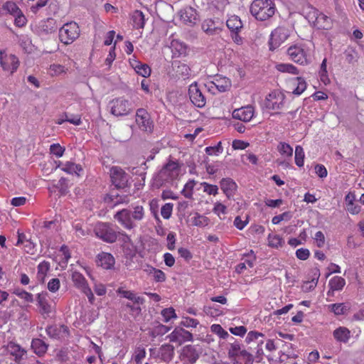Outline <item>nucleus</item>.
I'll list each match as a JSON object with an SVG mask.
<instances>
[{"label": "nucleus", "instance_id": "13d9d810", "mask_svg": "<svg viewBox=\"0 0 364 364\" xmlns=\"http://www.w3.org/2000/svg\"><path fill=\"white\" fill-rule=\"evenodd\" d=\"M198 323L199 322L197 319L183 316V320L180 323V326L186 328H196L198 325Z\"/></svg>", "mask_w": 364, "mask_h": 364}, {"label": "nucleus", "instance_id": "8fccbe9b", "mask_svg": "<svg viewBox=\"0 0 364 364\" xmlns=\"http://www.w3.org/2000/svg\"><path fill=\"white\" fill-rule=\"evenodd\" d=\"M161 316L164 318V321L167 323L172 318H176L177 315L175 309L173 307L166 308L161 311Z\"/></svg>", "mask_w": 364, "mask_h": 364}, {"label": "nucleus", "instance_id": "a19ab883", "mask_svg": "<svg viewBox=\"0 0 364 364\" xmlns=\"http://www.w3.org/2000/svg\"><path fill=\"white\" fill-rule=\"evenodd\" d=\"M242 351L240 344L238 342H234L230 344V348L228 349V356L230 358L235 360Z\"/></svg>", "mask_w": 364, "mask_h": 364}, {"label": "nucleus", "instance_id": "6e6d98bb", "mask_svg": "<svg viewBox=\"0 0 364 364\" xmlns=\"http://www.w3.org/2000/svg\"><path fill=\"white\" fill-rule=\"evenodd\" d=\"M312 274L313 278L310 282H306V284H310L309 287H306V290H312L316 287L320 276V271L318 268H314L312 269Z\"/></svg>", "mask_w": 364, "mask_h": 364}, {"label": "nucleus", "instance_id": "864d4df0", "mask_svg": "<svg viewBox=\"0 0 364 364\" xmlns=\"http://www.w3.org/2000/svg\"><path fill=\"white\" fill-rule=\"evenodd\" d=\"M329 308L336 315H343L348 311L347 306L344 304H331Z\"/></svg>", "mask_w": 364, "mask_h": 364}, {"label": "nucleus", "instance_id": "f704fd0d", "mask_svg": "<svg viewBox=\"0 0 364 364\" xmlns=\"http://www.w3.org/2000/svg\"><path fill=\"white\" fill-rule=\"evenodd\" d=\"M316 25L320 28L329 29L331 27V19L323 14H320L316 18Z\"/></svg>", "mask_w": 364, "mask_h": 364}, {"label": "nucleus", "instance_id": "3c124183", "mask_svg": "<svg viewBox=\"0 0 364 364\" xmlns=\"http://www.w3.org/2000/svg\"><path fill=\"white\" fill-rule=\"evenodd\" d=\"M269 245L272 247L278 248L281 247L283 243L282 238L278 235H269L268 236Z\"/></svg>", "mask_w": 364, "mask_h": 364}, {"label": "nucleus", "instance_id": "a211bd4d", "mask_svg": "<svg viewBox=\"0 0 364 364\" xmlns=\"http://www.w3.org/2000/svg\"><path fill=\"white\" fill-rule=\"evenodd\" d=\"M180 20L185 24L193 26L198 20V14L196 10L188 6L181 9L179 12Z\"/></svg>", "mask_w": 364, "mask_h": 364}, {"label": "nucleus", "instance_id": "412c9836", "mask_svg": "<svg viewBox=\"0 0 364 364\" xmlns=\"http://www.w3.org/2000/svg\"><path fill=\"white\" fill-rule=\"evenodd\" d=\"M96 262L105 269H111L114 267L115 259L112 254L102 252L97 255Z\"/></svg>", "mask_w": 364, "mask_h": 364}, {"label": "nucleus", "instance_id": "bf43d9fd", "mask_svg": "<svg viewBox=\"0 0 364 364\" xmlns=\"http://www.w3.org/2000/svg\"><path fill=\"white\" fill-rule=\"evenodd\" d=\"M291 217L292 215L290 212H284L280 215L273 217L272 222L273 224L277 225L283 220H289L291 218Z\"/></svg>", "mask_w": 364, "mask_h": 364}, {"label": "nucleus", "instance_id": "e2e57ef3", "mask_svg": "<svg viewBox=\"0 0 364 364\" xmlns=\"http://www.w3.org/2000/svg\"><path fill=\"white\" fill-rule=\"evenodd\" d=\"M223 151V149L220 141H219L215 146H208L205 148V153L208 155H218V154L222 153Z\"/></svg>", "mask_w": 364, "mask_h": 364}, {"label": "nucleus", "instance_id": "aec40b11", "mask_svg": "<svg viewBox=\"0 0 364 364\" xmlns=\"http://www.w3.org/2000/svg\"><path fill=\"white\" fill-rule=\"evenodd\" d=\"M287 87L289 92L294 95H300L306 89V82L301 77H294L288 82Z\"/></svg>", "mask_w": 364, "mask_h": 364}, {"label": "nucleus", "instance_id": "bb28decb", "mask_svg": "<svg viewBox=\"0 0 364 364\" xmlns=\"http://www.w3.org/2000/svg\"><path fill=\"white\" fill-rule=\"evenodd\" d=\"M174 355V347L170 344L162 345L160 348L161 358L166 363L170 362Z\"/></svg>", "mask_w": 364, "mask_h": 364}, {"label": "nucleus", "instance_id": "c756f323", "mask_svg": "<svg viewBox=\"0 0 364 364\" xmlns=\"http://www.w3.org/2000/svg\"><path fill=\"white\" fill-rule=\"evenodd\" d=\"M117 292L121 294L123 297L132 301L136 304H142L144 302V299L136 296L132 291L124 290L122 288H119Z\"/></svg>", "mask_w": 364, "mask_h": 364}, {"label": "nucleus", "instance_id": "f257e3e1", "mask_svg": "<svg viewBox=\"0 0 364 364\" xmlns=\"http://www.w3.org/2000/svg\"><path fill=\"white\" fill-rule=\"evenodd\" d=\"M181 170V164L176 160L173 161L169 159L154 178L156 185L162 186L176 180L180 175Z\"/></svg>", "mask_w": 364, "mask_h": 364}, {"label": "nucleus", "instance_id": "58836bf2", "mask_svg": "<svg viewBox=\"0 0 364 364\" xmlns=\"http://www.w3.org/2000/svg\"><path fill=\"white\" fill-rule=\"evenodd\" d=\"M277 70L282 73H288L293 75L299 74L298 69L289 63H280L276 65Z\"/></svg>", "mask_w": 364, "mask_h": 364}, {"label": "nucleus", "instance_id": "ddd939ff", "mask_svg": "<svg viewBox=\"0 0 364 364\" xmlns=\"http://www.w3.org/2000/svg\"><path fill=\"white\" fill-rule=\"evenodd\" d=\"M136 122L139 128L146 132H151L154 128L153 122L149 113L144 109H138L136 113Z\"/></svg>", "mask_w": 364, "mask_h": 364}, {"label": "nucleus", "instance_id": "37998d69", "mask_svg": "<svg viewBox=\"0 0 364 364\" xmlns=\"http://www.w3.org/2000/svg\"><path fill=\"white\" fill-rule=\"evenodd\" d=\"M146 271L150 274H153L154 279L156 282H161L166 279L165 274L160 269L148 266V269H146Z\"/></svg>", "mask_w": 364, "mask_h": 364}, {"label": "nucleus", "instance_id": "4468645a", "mask_svg": "<svg viewBox=\"0 0 364 364\" xmlns=\"http://www.w3.org/2000/svg\"><path fill=\"white\" fill-rule=\"evenodd\" d=\"M110 177L112 183L117 188H123L127 186L129 175L120 167L114 166L110 169Z\"/></svg>", "mask_w": 364, "mask_h": 364}, {"label": "nucleus", "instance_id": "c85d7f7f", "mask_svg": "<svg viewBox=\"0 0 364 364\" xmlns=\"http://www.w3.org/2000/svg\"><path fill=\"white\" fill-rule=\"evenodd\" d=\"M37 302H38V305L41 308V309H40L41 314L48 315L52 311V307L48 304V302L46 298L45 294L42 293V294H38Z\"/></svg>", "mask_w": 364, "mask_h": 364}, {"label": "nucleus", "instance_id": "e433bc0d", "mask_svg": "<svg viewBox=\"0 0 364 364\" xmlns=\"http://www.w3.org/2000/svg\"><path fill=\"white\" fill-rule=\"evenodd\" d=\"M237 358V360L235 359L234 364H252L254 361L252 355L245 350H242Z\"/></svg>", "mask_w": 364, "mask_h": 364}, {"label": "nucleus", "instance_id": "052dcab7", "mask_svg": "<svg viewBox=\"0 0 364 364\" xmlns=\"http://www.w3.org/2000/svg\"><path fill=\"white\" fill-rule=\"evenodd\" d=\"M173 204L168 203L164 205L161 209V214L164 219H168L171 216Z\"/></svg>", "mask_w": 364, "mask_h": 364}, {"label": "nucleus", "instance_id": "393cba45", "mask_svg": "<svg viewBox=\"0 0 364 364\" xmlns=\"http://www.w3.org/2000/svg\"><path fill=\"white\" fill-rule=\"evenodd\" d=\"M170 48L174 57H179L186 53V45L179 40L173 39L171 42Z\"/></svg>", "mask_w": 364, "mask_h": 364}, {"label": "nucleus", "instance_id": "49530a36", "mask_svg": "<svg viewBox=\"0 0 364 364\" xmlns=\"http://www.w3.org/2000/svg\"><path fill=\"white\" fill-rule=\"evenodd\" d=\"M196 185V182L193 180L188 181L184 186L183 189L181 191V193L186 198H192L193 188Z\"/></svg>", "mask_w": 364, "mask_h": 364}, {"label": "nucleus", "instance_id": "79ce46f5", "mask_svg": "<svg viewBox=\"0 0 364 364\" xmlns=\"http://www.w3.org/2000/svg\"><path fill=\"white\" fill-rule=\"evenodd\" d=\"M61 169L68 173L78 174V173L82 171V167L80 165L68 161L64 164Z\"/></svg>", "mask_w": 364, "mask_h": 364}, {"label": "nucleus", "instance_id": "de8ad7c7", "mask_svg": "<svg viewBox=\"0 0 364 364\" xmlns=\"http://www.w3.org/2000/svg\"><path fill=\"white\" fill-rule=\"evenodd\" d=\"M3 9L14 16L18 14H20L21 11L16 4L14 1L6 2L3 6Z\"/></svg>", "mask_w": 364, "mask_h": 364}, {"label": "nucleus", "instance_id": "a18cd8bd", "mask_svg": "<svg viewBox=\"0 0 364 364\" xmlns=\"http://www.w3.org/2000/svg\"><path fill=\"white\" fill-rule=\"evenodd\" d=\"M304 151L303 148L297 145L295 148V164L301 167L304 166Z\"/></svg>", "mask_w": 364, "mask_h": 364}, {"label": "nucleus", "instance_id": "09e8293b", "mask_svg": "<svg viewBox=\"0 0 364 364\" xmlns=\"http://www.w3.org/2000/svg\"><path fill=\"white\" fill-rule=\"evenodd\" d=\"M131 217L132 220L140 221L144 217V209L141 205H136L131 210Z\"/></svg>", "mask_w": 364, "mask_h": 364}, {"label": "nucleus", "instance_id": "423d86ee", "mask_svg": "<svg viewBox=\"0 0 364 364\" xmlns=\"http://www.w3.org/2000/svg\"><path fill=\"white\" fill-rule=\"evenodd\" d=\"M291 31L284 26H279L272 31L269 39V48L272 50L279 48L289 37Z\"/></svg>", "mask_w": 364, "mask_h": 364}, {"label": "nucleus", "instance_id": "dca6fc26", "mask_svg": "<svg viewBox=\"0 0 364 364\" xmlns=\"http://www.w3.org/2000/svg\"><path fill=\"white\" fill-rule=\"evenodd\" d=\"M223 22L219 18H207L201 25L202 30L208 35H215L221 31Z\"/></svg>", "mask_w": 364, "mask_h": 364}, {"label": "nucleus", "instance_id": "9b49d317", "mask_svg": "<svg viewBox=\"0 0 364 364\" xmlns=\"http://www.w3.org/2000/svg\"><path fill=\"white\" fill-rule=\"evenodd\" d=\"M0 63L3 70L9 72L11 74H13L19 65L17 57L5 51L0 52Z\"/></svg>", "mask_w": 364, "mask_h": 364}, {"label": "nucleus", "instance_id": "2f4dec72", "mask_svg": "<svg viewBox=\"0 0 364 364\" xmlns=\"http://www.w3.org/2000/svg\"><path fill=\"white\" fill-rule=\"evenodd\" d=\"M227 27L233 33L239 32L242 28V23L240 18L237 16H232L226 22Z\"/></svg>", "mask_w": 364, "mask_h": 364}, {"label": "nucleus", "instance_id": "7ed1b4c3", "mask_svg": "<svg viewBox=\"0 0 364 364\" xmlns=\"http://www.w3.org/2000/svg\"><path fill=\"white\" fill-rule=\"evenodd\" d=\"M95 236L107 243H114L118 237V234L112 225L107 223H97L94 228Z\"/></svg>", "mask_w": 364, "mask_h": 364}, {"label": "nucleus", "instance_id": "774afa93", "mask_svg": "<svg viewBox=\"0 0 364 364\" xmlns=\"http://www.w3.org/2000/svg\"><path fill=\"white\" fill-rule=\"evenodd\" d=\"M50 269V264L48 262L43 261L41 262L38 266V274L41 277L47 273Z\"/></svg>", "mask_w": 364, "mask_h": 364}, {"label": "nucleus", "instance_id": "cd10ccee", "mask_svg": "<svg viewBox=\"0 0 364 364\" xmlns=\"http://www.w3.org/2000/svg\"><path fill=\"white\" fill-rule=\"evenodd\" d=\"M48 345L41 339L34 338L31 342V348L34 353L41 356L46 353L48 350Z\"/></svg>", "mask_w": 364, "mask_h": 364}, {"label": "nucleus", "instance_id": "5701e85b", "mask_svg": "<svg viewBox=\"0 0 364 364\" xmlns=\"http://www.w3.org/2000/svg\"><path fill=\"white\" fill-rule=\"evenodd\" d=\"M220 188L225 196L230 198L237 190V185L231 178H223L220 181Z\"/></svg>", "mask_w": 364, "mask_h": 364}, {"label": "nucleus", "instance_id": "b1692460", "mask_svg": "<svg viewBox=\"0 0 364 364\" xmlns=\"http://www.w3.org/2000/svg\"><path fill=\"white\" fill-rule=\"evenodd\" d=\"M71 279L74 286L81 291L89 287L88 283L85 277L77 271L72 272Z\"/></svg>", "mask_w": 364, "mask_h": 364}, {"label": "nucleus", "instance_id": "4c0bfd02", "mask_svg": "<svg viewBox=\"0 0 364 364\" xmlns=\"http://www.w3.org/2000/svg\"><path fill=\"white\" fill-rule=\"evenodd\" d=\"M136 72L142 77H148L151 74V69L146 64H143L139 62L135 61L132 64Z\"/></svg>", "mask_w": 364, "mask_h": 364}, {"label": "nucleus", "instance_id": "2eb2a0df", "mask_svg": "<svg viewBox=\"0 0 364 364\" xmlns=\"http://www.w3.org/2000/svg\"><path fill=\"white\" fill-rule=\"evenodd\" d=\"M188 95L192 103L199 107H205L206 104V98L199 89L198 84L194 82L189 86Z\"/></svg>", "mask_w": 364, "mask_h": 364}, {"label": "nucleus", "instance_id": "338daca9", "mask_svg": "<svg viewBox=\"0 0 364 364\" xmlns=\"http://www.w3.org/2000/svg\"><path fill=\"white\" fill-rule=\"evenodd\" d=\"M73 228L75 230V235L79 237H84L87 235V231L83 228L82 224L80 222H76L73 224Z\"/></svg>", "mask_w": 364, "mask_h": 364}, {"label": "nucleus", "instance_id": "f8f14e48", "mask_svg": "<svg viewBox=\"0 0 364 364\" xmlns=\"http://www.w3.org/2000/svg\"><path fill=\"white\" fill-rule=\"evenodd\" d=\"M170 342L176 343L178 346L182 345L186 341H193V334L183 328L182 327H176L175 329L167 336Z\"/></svg>", "mask_w": 364, "mask_h": 364}, {"label": "nucleus", "instance_id": "a878e982", "mask_svg": "<svg viewBox=\"0 0 364 364\" xmlns=\"http://www.w3.org/2000/svg\"><path fill=\"white\" fill-rule=\"evenodd\" d=\"M334 338L342 343H347L350 337V331L346 327H339L333 333Z\"/></svg>", "mask_w": 364, "mask_h": 364}, {"label": "nucleus", "instance_id": "4d7b16f0", "mask_svg": "<svg viewBox=\"0 0 364 364\" xmlns=\"http://www.w3.org/2000/svg\"><path fill=\"white\" fill-rule=\"evenodd\" d=\"M14 293L18 296V297H20L21 299H24L27 302H33V294L28 292V291H26L23 289H16Z\"/></svg>", "mask_w": 364, "mask_h": 364}, {"label": "nucleus", "instance_id": "ea45409f", "mask_svg": "<svg viewBox=\"0 0 364 364\" xmlns=\"http://www.w3.org/2000/svg\"><path fill=\"white\" fill-rule=\"evenodd\" d=\"M277 150L281 155L291 158L293 154V148L287 143L279 142L277 145Z\"/></svg>", "mask_w": 364, "mask_h": 364}, {"label": "nucleus", "instance_id": "0eeeda50", "mask_svg": "<svg viewBox=\"0 0 364 364\" xmlns=\"http://www.w3.org/2000/svg\"><path fill=\"white\" fill-rule=\"evenodd\" d=\"M285 95L279 90H274L267 95L264 107L269 110H279L284 105Z\"/></svg>", "mask_w": 364, "mask_h": 364}, {"label": "nucleus", "instance_id": "1a4fd4ad", "mask_svg": "<svg viewBox=\"0 0 364 364\" xmlns=\"http://www.w3.org/2000/svg\"><path fill=\"white\" fill-rule=\"evenodd\" d=\"M289 58L294 62L300 65H307L310 63V58L306 49L301 46H292L287 50Z\"/></svg>", "mask_w": 364, "mask_h": 364}, {"label": "nucleus", "instance_id": "c9c22d12", "mask_svg": "<svg viewBox=\"0 0 364 364\" xmlns=\"http://www.w3.org/2000/svg\"><path fill=\"white\" fill-rule=\"evenodd\" d=\"M171 328L163 324H159L154 326L149 331V336L153 338L163 336L170 331Z\"/></svg>", "mask_w": 364, "mask_h": 364}, {"label": "nucleus", "instance_id": "0e129e2a", "mask_svg": "<svg viewBox=\"0 0 364 364\" xmlns=\"http://www.w3.org/2000/svg\"><path fill=\"white\" fill-rule=\"evenodd\" d=\"M201 185L204 188V192L207 193L208 194L213 196L218 194V188L217 186L211 185L206 182L202 183Z\"/></svg>", "mask_w": 364, "mask_h": 364}, {"label": "nucleus", "instance_id": "39448f33", "mask_svg": "<svg viewBox=\"0 0 364 364\" xmlns=\"http://www.w3.org/2000/svg\"><path fill=\"white\" fill-rule=\"evenodd\" d=\"M111 113L116 117L128 115L133 110L132 104L124 98H116L109 102Z\"/></svg>", "mask_w": 364, "mask_h": 364}, {"label": "nucleus", "instance_id": "f3484780", "mask_svg": "<svg viewBox=\"0 0 364 364\" xmlns=\"http://www.w3.org/2000/svg\"><path fill=\"white\" fill-rule=\"evenodd\" d=\"M114 218L125 229L132 230L136 226L132 219L130 210L122 209L117 212L114 215Z\"/></svg>", "mask_w": 364, "mask_h": 364}, {"label": "nucleus", "instance_id": "20e7f679", "mask_svg": "<svg viewBox=\"0 0 364 364\" xmlns=\"http://www.w3.org/2000/svg\"><path fill=\"white\" fill-rule=\"evenodd\" d=\"M79 35L80 29L75 22L65 23L59 31V38L65 45L72 43Z\"/></svg>", "mask_w": 364, "mask_h": 364}, {"label": "nucleus", "instance_id": "7c9ffc66", "mask_svg": "<svg viewBox=\"0 0 364 364\" xmlns=\"http://www.w3.org/2000/svg\"><path fill=\"white\" fill-rule=\"evenodd\" d=\"M191 225L197 227H205L208 225L209 220L205 215H200L198 213H194L189 219Z\"/></svg>", "mask_w": 364, "mask_h": 364}, {"label": "nucleus", "instance_id": "f03ea898", "mask_svg": "<svg viewBox=\"0 0 364 364\" xmlns=\"http://www.w3.org/2000/svg\"><path fill=\"white\" fill-rule=\"evenodd\" d=\"M250 11L257 20L263 21L274 16L276 7L272 0H254Z\"/></svg>", "mask_w": 364, "mask_h": 364}, {"label": "nucleus", "instance_id": "473e14b6", "mask_svg": "<svg viewBox=\"0 0 364 364\" xmlns=\"http://www.w3.org/2000/svg\"><path fill=\"white\" fill-rule=\"evenodd\" d=\"M346 284V281L343 278L341 277H333L329 281L328 286L330 287V290L331 291H340L341 290Z\"/></svg>", "mask_w": 364, "mask_h": 364}, {"label": "nucleus", "instance_id": "c03bdc74", "mask_svg": "<svg viewBox=\"0 0 364 364\" xmlns=\"http://www.w3.org/2000/svg\"><path fill=\"white\" fill-rule=\"evenodd\" d=\"M183 354L191 362H196L198 358V354L196 349L191 346H186L184 348Z\"/></svg>", "mask_w": 364, "mask_h": 364}, {"label": "nucleus", "instance_id": "69168bd1", "mask_svg": "<svg viewBox=\"0 0 364 364\" xmlns=\"http://www.w3.org/2000/svg\"><path fill=\"white\" fill-rule=\"evenodd\" d=\"M49 70L51 75H58L65 73L64 66L58 64L51 65Z\"/></svg>", "mask_w": 364, "mask_h": 364}, {"label": "nucleus", "instance_id": "9d476101", "mask_svg": "<svg viewBox=\"0 0 364 364\" xmlns=\"http://www.w3.org/2000/svg\"><path fill=\"white\" fill-rule=\"evenodd\" d=\"M56 21L53 18H48L39 21L34 28V32L39 36L44 37L57 30Z\"/></svg>", "mask_w": 364, "mask_h": 364}, {"label": "nucleus", "instance_id": "5fc2aeb1", "mask_svg": "<svg viewBox=\"0 0 364 364\" xmlns=\"http://www.w3.org/2000/svg\"><path fill=\"white\" fill-rule=\"evenodd\" d=\"M346 60L349 64H354L355 62H357L358 55V53L353 50V49H348L346 50L344 53Z\"/></svg>", "mask_w": 364, "mask_h": 364}, {"label": "nucleus", "instance_id": "6e6552de", "mask_svg": "<svg viewBox=\"0 0 364 364\" xmlns=\"http://www.w3.org/2000/svg\"><path fill=\"white\" fill-rule=\"evenodd\" d=\"M168 74L173 80H186L191 76V69L186 63L179 60H174L171 63V68Z\"/></svg>", "mask_w": 364, "mask_h": 364}, {"label": "nucleus", "instance_id": "4be33fe9", "mask_svg": "<svg viewBox=\"0 0 364 364\" xmlns=\"http://www.w3.org/2000/svg\"><path fill=\"white\" fill-rule=\"evenodd\" d=\"M6 349L9 354L14 357V361L17 363H20L26 354V350L14 342H9Z\"/></svg>", "mask_w": 364, "mask_h": 364}, {"label": "nucleus", "instance_id": "680f3d73", "mask_svg": "<svg viewBox=\"0 0 364 364\" xmlns=\"http://www.w3.org/2000/svg\"><path fill=\"white\" fill-rule=\"evenodd\" d=\"M50 153L56 157H61L65 151V148L61 146L59 144H53L50 146Z\"/></svg>", "mask_w": 364, "mask_h": 364}, {"label": "nucleus", "instance_id": "72a5a7b5", "mask_svg": "<svg viewBox=\"0 0 364 364\" xmlns=\"http://www.w3.org/2000/svg\"><path fill=\"white\" fill-rule=\"evenodd\" d=\"M134 27L136 28H142L144 26L145 19L143 13L139 10L133 12L132 16Z\"/></svg>", "mask_w": 364, "mask_h": 364}, {"label": "nucleus", "instance_id": "603ef678", "mask_svg": "<svg viewBox=\"0 0 364 364\" xmlns=\"http://www.w3.org/2000/svg\"><path fill=\"white\" fill-rule=\"evenodd\" d=\"M211 331L218 335L220 338L225 339L229 336L228 331H225L220 324H213Z\"/></svg>", "mask_w": 364, "mask_h": 364}, {"label": "nucleus", "instance_id": "6ab92c4d", "mask_svg": "<svg viewBox=\"0 0 364 364\" xmlns=\"http://www.w3.org/2000/svg\"><path fill=\"white\" fill-rule=\"evenodd\" d=\"M255 109L251 105H247L232 112V117L243 122H250L254 116Z\"/></svg>", "mask_w": 364, "mask_h": 364}]
</instances>
